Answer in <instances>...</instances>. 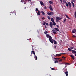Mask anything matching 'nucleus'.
<instances>
[{
  "label": "nucleus",
  "mask_w": 76,
  "mask_h": 76,
  "mask_svg": "<svg viewBox=\"0 0 76 76\" xmlns=\"http://www.w3.org/2000/svg\"><path fill=\"white\" fill-rule=\"evenodd\" d=\"M62 18H60L58 16L56 17V22H58V20H61Z\"/></svg>",
  "instance_id": "nucleus-1"
},
{
  "label": "nucleus",
  "mask_w": 76,
  "mask_h": 76,
  "mask_svg": "<svg viewBox=\"0 0 76 76\" xmlns=\"http://www.w3.org/2000/svg\"><path fill=\"white\" fill-rule=\"evenodd\" d=\"M52 31L53 32V34H57V31H56V30L54 29H53L52 30Z\"/></svg>",
  "instance_id": "nucleus-2"
},
{
  "label": "nucleus",
  "mask_w": 76,
  "mask_h": 76,
  "mask_svg": "<svg viewBox=\"0 0 76 76\" xmlns=\"http://www.w3.org/2000/svg\"><path fill=\"white\" fill-rule=\"evenodd\" d=\"M49 25L50 28H52L53 26V22H50L49 24Z\"/></svg>",
  "instance_id": "nucleus-3"
},
{
  "label": "nucleus",
  "mask_w": 76,
  "mask_h": 76,
  "mask_svg": "<svg viewBox=\"0 0 76 76\" xmlns=\"http://www.w3.org/2000/svg\"><path fill=\"white\" fill-rule=\"evenodd\" d=\"M49 9L50 10L52 11H53V7H52V6L51 5H50L49 7Z\"/></svg>",
  "instance_id": "nucleus-4"
},
{
  "label": "nucleus",
  "mask_w": 76,
  "mask_h": 76,
  "mask_svg": "<svg viewBox=\"0 0 76 76\" xmlns=\"http://www.w3.org/2000/svg\"><path fill=\"white\" fill-rule=\"evenodd\" d=\"M50 42L52 43V44H53L54 43V39H52V40H49Z\"/></svg>",
  "instance_id": "nucleus-5"
},
{
  "label": "nucleus",
  "mask_w": 76,
  "mask_h": 76,
  "mask_svg": "<svg viewBox=\"0 0 76 76\" xmlns=\"http://www.w3.org/2000/svg\"><path fill=\"white\" fill-rule=\"evenodd\" d=\"M61 53L59 54H56V56H58V57H59L60 56H61Z\"/></svg>",
  "instance_id": "nucleus-6"
},
{
  "label": "nucleus",
  "mask_w": 76,
  "mask_h": 76,
  "mask_svg": "<svg viewBox=\"0 0 76 76\" xmlns=\"http://www.w3.org/2000/svg\"><path fill=\"white\" fill-rule=\"evenodd\" d=\"M68 4L69 7H72V4H71V3L70 2H68Z\"/></svg>",
  "instance_id": "nucleus-7"
},
{
  "label": "nucleus",
  "mask_w": 76,
  "mask_h": 76,
  "mask_svg": "<svg viewBox=\"0 0 76 76\" xmlns=\"http://www.w3.org/2000/svg\"><path fill=\"white\" fill-rule=\"evenodd\" d=\"M49 41H50V40H51L52 39V37H51V36H50L49 37Z\"/></svg>",
  "instance_id": "nucleus-8"
},
{
  "label": "nucleus",
  "mask_w": 76,
  "mask_h": 76,
  "mask_svg": "<svg viewBox=\"0 0 76 76\" xmlns=\"http://www.w3.org/2000/svg\"><path fill=\"white\" fill-rule=\"evenodd\" d=\"M76 32V30L75 29H74L72 30V32L73 33H75Z\"/></svg>",
  "instance_id": "nucleus-9"
},
{
  "label": "nucleus",
  "mask_w": 76,
  "mask_h": 76,
  "mask_svg": "<svg viewBox=\"0 0 76 76\" xmlns=\"http://www.w3.org/2000/svg\"><path fill=\"white\" fill-rule=\"evenodd\" d=\"M41 13V12L39 11L38 12H37V14L38 15H40V14Z\"/></svg>",
  "instance_id": "nucleus-10"
},
{
  "label": "nucleus",
  "mask_w": 76,
  "mask_h": 76,
  "mask_svg": "<svg viewBox=\"0 0 76 76\" xmlns=\"http://www.w3.org/2000/svg\"><path fill=\"white\" fill-rule=\"evenodd\" d=\"M65 74H66V76H68V75H69V74H68V72L67 71L65 72Z\"/></svg>",
  "instance_id": "nucleus-11"
},
{
  "label": "nucleus",
  "mask_w": 76,
  "mask_h": 76,
  "mask_svg": "<svg viewBox=\"0 0 76 76\" xmlns=\"http://www.w3.org/2000/svg\"><path fill=\"white\" fill-rule=\"evenodd\" d=\"M72 53H73L74 54H76V52L75 51V50H72Z\"/></svg>",
  "instance_id": "nucleus-12"
},
{
  "label": "nucleus",
  "mask_w": 76,
  "mask_h": 76,
  "mask_svg": "<svg viewBox=\"0 0 76 76\" xmlns=\"http://www.w3.org/2000/svg\"><path fill=\"white\" fill-rule=\"evenodd\" d=\"M70 57H72V58L73 59V60H74L75 59V57H74V56L73 55H70Z\"/></svg>",
  "instance_id": "nucleus-13"
},
{
  "label": "nucleus",
  "mask_w": 76,
  "mask_h": 76,
  "mask_svg": "<svg viewBox=\"0 0 76 76\" xmlns=\"http://www.w3.org/2000/svg\"><path fill=\"white\" fill-rule=\"evenodd\" d=\"M33 53V54H34V55H35V51H34L33 50L31 51V54H32Z\"/></svg>",
  "instance_id": "nucleus-14"
},
{
  "label": "nucleus",
  "mask_w": 76,
  "mask_h": 76,
  "mask_svg": "<svg viewBox=\"0 0 76 76\" xmlns=\"http://www.w3.org/2000/svg\"><path fill=\"white\" fill-rule=\"evenodd\" d=\"M51 22H54V19L53 18H51Z\"/></svg>",
  "instance_id": "nucleus-15"
},
{
  "label": "nucleus",
  "mask_w": 76,
  "mask_h": 76,
  "mask_svg": "<svg viewBox=\"0 0 76 76\" xmlns=\"http://www.w3.org/2000/svg\"><path fill=\"white\" fill-rule=\"evenodd\" d=\"M52 23L53 25H54V26H56V23H55V22H53Z\"/></svg>",
  "instance_id": "nucleus-16"
},
{
  "label": "nucleus",
  "mask_w": 76,
  "mask_h": 76,
  "mask_svg": "<svg viewBox=\"0 0 76 76\" xmlns=\"http://www.w3.org/2000/svg\"><path fill=\"white\" fill-rule=\"evenodd\" d=\"M54 29L55 30H56V31H59V29L57 28H55Z\"/></svg>",
  "instance_id": "nucleus-17"
},
{
  "label": "nucleus",
  "mask_w": 76,
  "mask_h": 76,
  "mask_svg": "<svg viewBox=\"0 0 76 76\" xmlns=\"http://www.w3.org/2000/svg\"><path fill=\"white\" fill-rule=\"evenodd\" d=\"M53 42L54 44H57V41H56L54 40Z\"/></svg>",
  "instance_id": "nucleus-18"
},
{
  "label": "nucleus",
  "mask_w": 76,
  "mask_h": 76,
  "mask_svg": "<svg viewBox=\"0 0 76 76\" xmlns=\"http://www.w3.org/2000/svg\"><path fill=\"white\" fill-rule=\"evenodd\" d=\"M43 25H45V24H46V22L45 21L44 22L42 23Z\"/></svg>",
  "instance_id": "nucleus-19"
},
{
  "label": "nucleus",
  "mask_w": 76,
  "mask_h": 76,
  "mask_svg": "<svg viewBox=\"0 0 76 76\" xmlns=\"http://www.w3.org/2000/svg\"><path fill=\"white\" fill-rule=\"evenodd\" d=\"M46 37L47 38H49V37H50V36H49V34H46Z\"/></svg>",
  "instance_id": "nucleus-20"
},
{
  "label": "nucleus",
  "mask_w": 76,
  "mask_h": 76,
  "mask_svg": "<svg viewBox=\"0 0 76 76\" xmlns=\"http://www.w3.org/2000/svg\"><path fill=\"white\" fill-rule=\"evenodd\" d=\"M40 3L41 4V6H42V5H43V4H44L42 1H40Z\"/></svg>",
  "instance_id": "nucleus-21"
},
{
  "label": "nucleus",
  "mask_w": 76,
  "mask_h": 76,
  "mask_svg": "<svg viewBox=\"0 0 76 76\" xmlns=\"http://www.w3.org/2000/svg\"><path fill=\"white\" fill-rule=\"evenodd\" d=\"M54 58L55 60H60V58Z\"/></svg>",
  "instance_id": "nucleus-22"
},
{
  "label": "nucleus",
  "mask_w": 76,
  "mask_h": 76,
  "mask_svg": "<svg viewBox=\"0 0 76 76\" xmlns=\"http://www.w3.org/2000/svg\"><path fill=\"white\" fill-rule=\"evenodd\" d=\"M54 13L53 12H50V15L51 16L52 15H54Z\"/></svg>",
  "instance_id": "nucleus-23"
},
{
  "label": "nucleus",
  "mask_w": 76,
  "mask_h": 76,
  "mask_svg": "<svg viewBox=\"0 0 76 76\" xmlns=\"http://www.w3.org/2000/svg\"><path fill=\"white\" fill-rule=\"evenodd\" d=\"M41 12L43 15H45V13L44 12L41 11Z\"/></svg>",
  "instance_id": "nucleus-24"
},
{
  "label": "nucleus",
  "mask_w": 76,
  "mask_h": 76,
  "mask_svg": "<svg viewBox=\"0 0 76 76\" xmlns=\"http://www.w3.org/2000/svg\"><path fill=\"white\" fill-rule=\"evenodd\" d=\"M68 50L69 51H72V49H71L70 48H68Z\"/></svg>",
  "instance_id": "nucleus-25"
},
{
  "label": "nucleus",
  "mask_w": 76,
  "mask_h": 76,
  "mask_svg": "<svg viewBox=\"0 0 76 76\" xmlns=\"http://www.w3.org/2000/svg\"><path fill=\"white\" fill-rule=\"evenodd\" d=\"M47 14L48 15H49L50 16H51V12H48L47 13Z\"/></svg>",
  "instance_id": "nucleus-26"
},
{
  "label": "nucleus",
  "mask_w": 76,
  "mask_h": 76,
  "mask_svg": "<svg viewBox=\"0 0 76 76\" xmlns=\"http://www.w3.org/2000/svg\"><path fill=\"white\" fill-rule=\"evenodd\" d=\"M65 16H66V18H68V19H70V18H69V16H68L67 15H65Z\"/></svg>",
  "instance_id": "nucleus-27"
},
{
  "label": "nucleus",
  "mask_w": 76,
  "mask_h": 76,
  "mask_svg": "<svg viewBox=\"0 0 76 76\" xmlns=\"http://www.w3.org/2000/svg\"><path fill=\"white\" fill-rule=\"evenodd\" d=\"M74 15H75V18H76V12H75Z\"/></svg>",
  "instance_id": "nucleus-28"
},
{
  "label": "nucleus",
  "mask_w": 76,
  "mask_h": 76,
  "mask_svg": "<svg viewBox=\"0 0 76 76\" xmlns=\"http://www.w3.org/2000/svg\"><path fill=\"white\" fill-rule=\"evenodd\" d=\"M35 60H37L38 59V57H37V56H35Z\"/></svg>",
  "instance_id": "nucleus-29"
},
{
  "label": "nucleus",
  "mask_w": 76,
  "mask_h": 76,
  "mask_svg": "<svg viewBox=\"0 0 76 76\" xmlns=\"http://www.w3.org/2000/svg\"><path fill=\"white\" fill-rule=\"evenodd\" d=\"M49 3H50V4H53V1H49Z\"/></svg>",
  "instance_id": "nucleus-30"
},
{
  "label": "nucleus",
  "mask_w": 76,
  "mask_h": 76,
  "mask_svg": "<svg viewBox=\"0 0 76 76\" xmlns=\"http://www.w3.org/2000/svg\"><path fill=\"white\" fill-rule=\"evenodd\" d=\"M44 34H48V31H45V32H44Z\"/></svg>",
  "instance_id": "nucleus-31"
},
{
  "label": "nucleus",
  "mask_w": 76,
  "mask_h": 76,
  "mask_svg": "<svg viewBox=\"0 0 76 76\" xmlns=\"http://www.w3.org/2000/svg\"><path fill=\"white\" fill-rule=\"evenodd\" d=\"M63 2H64V3H67V2H66V1H65V0H62Z\"/></svg>",
  "instance_id": "nucleus-32"
},
{
  "label": "nucleus",
  "mask_w": 76,
  "mask_h": 76,
  "mask_svg": "<svg viewBox=\"0 0 76 76\" xmlns=\"http://www.w3.org/2000/svg\"><path fill=\"white\" fill-rule=\"evenodd\" d=\"M48 19H49V20L51 19V18H50V17L49 16H48Z\"/></svg>",
  "instance_id": "nucleus-33"
},
{
  "label": "nucleus",
  "mask_w": 76,
  "mask_h": 76,
  "mask_svg": "<svg viewBox=\"0 0 76 76\" xmlns=\"http://www.w3.org/2000/svg\"><path fill=\"white\" fill-rule=\"evenodd\" d=\"M58 61L57 60L55 61V62H54L55 63H58Z\"/></svg>",
  "instance_id": "nucleus-34"
},
{
  "label": "nucleus",
  "mask_w": 76,
  "mask_h": 76,
  "mask_svg": "<svg viewBox=\"0 0 76 76\" xmlns=\"http://www.w3.org/2000/svg\"><path fill=\"white\" fill-rule=\"evenodd\" d=\"M66 18H65V19L64 20V23H65L66 22Z\"/></svg>",
  "instance_id": "nucleus-35"
},
{
  "label": "nucleus",
  "mask_w": 76,
  "mask_h": 76,
  "mask_svg": "<svg viewBox=\"0 0 76 76\" xmlns=\"http://www.w3.org/2000/svg\"><path fill=\"white\" fill-rule=\"evenodd\" d=\"M72 37L73 38H76V36L74 35H73L72 36Z\"/></svg>",
  "instance_id": "nucleus-36"
},
{
  "label": "nucleus",
  "mask_w": 76,
  "mask_h": 76,
  "mask_svg": "<svg viewBox=\"0 0 76 76\" xmlns=\"http://www.w3.org/2000/svg\"><path fill=\"white\" fill-rule=\"evenodd\" d=\"M70 48H71V49H72V50H73V49L74 48L73 47H70Z\"/></svg>",
  "instance_id": "nucleus-37"
},
{
  "label": "nucleus",
  "mask_w": 76,
  "mask_h": 76,
  "mask_svg": "<svg viewBox=\"0 0 76 76\" xmlns=\"http://www.w3.org/2000/svg\"><path fill=\"white\" fill-rule=\"evenodd\" d=\"M46 25L47 26H49V24H48V23H46Z\"/></svg>",
  "instance_id": "nucleus-38"
},
{
  "label": "nucleus",
  "mask_w": 76,
  "mask_h": 76,
  "mask_svg": "<svg viewBox=\"0 0 76 76\" xmlns=\"http://www.w3.org/2000/svg\"><path fill=\"white\" fill-rule=\"evenodd\" d=\"M51 70H55V69H54V68H52Z\"/></svg>",
  "instance_id": "nucleus-39"
},
{
  "label": "nucleus",
  "mask_w": 76,
  "mask_h": 76,
  "mask_svg": "<svg viewBox=\"0 0 76 76\" xmlns=\"http://www.w3.org/2000/svg\"><path fill=\"white\" fill-rule=\"evenodd\" d=\"M66 6L67 7H69V5H68V4H67V3H66Z\"/></svg>",
  "instance_id": "nucleus-40"
},
{
  "label": "nucleus",
  "mask_w": 76,
  "mask_h": 76,
  "mask_svg": "<svg viewBox=\"0 0 76 76\" xmlns=\"http://www.w3.org/2000/svg\"><path fill=\"white\" fill-rule=\"evenodd\" d=\"M62 58H63L64 59H65V58H66V57H65L64 56H62Z\"/></svg>",
  "instance_id": "nucleus-41"
},
{
  "label": "nucleus",
  "mask_w": 76,
  "mask_h": 76,
  "mask_svg": "<svg viewBox=\"0 0 76 76\" xmlns=\"http://www.w3.org/2000/svg\"><path fill=\"white\" fill-rule=\"evenodd\" d=\"M56 26L58 28H59V26H58V25H56Z\"/></svg>",
  "instance_id": "nucleus-42"
},
{
  "label": "nucleus",
  "mask_w": 76,
  "mask_h": 76,
  "mask_svg": "<svg viewBox=\"0 0 76 76\" xmlns=\"http://www.w3.org/2000/svg\"><path fill=\"white\" fill-rule=\"evenodd\" d=\"M54 48H55V49H56V46L55 45H54Z\"/></svg>",
  "instance_id": "nucleus-43"
},
{
  "label": "nucleus",
  "mask_w": 76,
  "mask_h": 76,
  "mask_svg": "<svg viewBox=\"0 0 76 76\" xmlns=\"http://www.w3.org/2000/svg\"><path fill=\"white\" fill-rule=\"evenodd\" d=\"M72 5L73 6V7H75V4H72Z\"/></svg>",
  "instance_id": "nucleus-44"
},
{
  "label": "nucleus",
  "mask_w": 76,
  "mask_h": 76,
  "mask_svg": "<svg viewBox=\"0 0 76 76\" xmlns=\"http://www.w3.org/2000/svg\"><path fill=\"white\" fill-rule=\"evenodd\" d=\"M36 11H38L39 10H38V8H36Z\"/></svg>",
  "instance_id": "nucleus-45"
},
{
  "label": "nucleus",
  "mask_w": 76,
  "mask_h": 76,
  "mask_svg": "<svg viewBox=\"0 0 76 76\" xmlns=\"http://www.w3.org/2000/svg\"><path fill=\"white\" fill-rule=\"evenodd\" d=\"M44 8L45 9H47V7H46V6H45L44 7Z\"/></svg>",
  "instance_id": "nucleus-46"
},
{
  "label": "nucleus",
  "mask_w": 76,
  "mask_h": 76,
  "mask_svg": "<svg viewBox=\"0 0 76 76\" xmlns=\"http://www.w3.org/2000/svg\"><path fill=\"white\" fill-rule=\"evenodd\" d=\"M62 60H63V59H61L60 60H59V61H62Z\"/></svg>",
  "instance_id": "nucleus-47"
},
{
  "label": "nucleus",
  "mask_w": 76,
  "mask_h": 76,
  "mask_svg": "<svg viewBox=\"0 0 76 76\" xmlns=\"http://www.w3.org/2000/svg\"><path fill=\"white\" fill-rule=\"evenodd\" d=\"M61 3H63V1L62 0H59Z\"/></svg>",
  "instance_id": "nucleus-48"
},
{
  "label": "nucleus",
  "mask_w": 76,
  "mask_h": 76,
  "mask_svg": "<svg viewBox=\"0 0 76 76\" xmlns=\"http://www.w3.org/2000/svg\"><path fill=\"white\" fill-rule=\"evenodd\" d=\"M71 3H72V4H74V3H73V1H71Z\"/></svg>",
  "instance_id": "nucleus-49"
},
{
  "label": "nucleus",
  "mask_w": 76,
  "mask_h": 76,
  "mask_svg": "<svg viewBox=\"0 0 76 76\" xmlns=\"http://www.w3.org/2000/svg\"><path fill=\"white\" fill-rule=\"evenodd\" d=\"M42 19H43V20H44V19H45V18H44V17H43L42 18Z\"/></svg>",
  "instance_id": "nucleus-50"
},
{
  "label": "nucleus",
  "mask_w": 76,
  "mask_h": 76,
  "mask_svg": "<svg viewBox=\"0 0 76 76\" xmlns=\"http://www.w3.org/2000/svg\"><path fill=\"white\" fill-rule=\"evenodd\" d=\"M21 2L23 3V0H21Z\"/></svg>",
  "instance_id": "nucleus-51"
},
{
  "label": "nucleus",
  "mask_w": 76,
  "mask_h": 76,
  "mask_svg": "<svg viewBox=\"0 0 76 76\" xmlns=\"http://www.w3.org/2000/svg\"><path fill=\"white\" fill-rule=\"evenodd\" d=\"M62 54H66V53H61Z\"/></svg>",
  "instance_id": "nucleus-52"
},
{
  "label": "nucleus",
  "mask_w": 76,
  "mask_h": 76,
  "mask_svg": "<svg viewBox=\"0 0 76 76\" xmlns=\"http://www.w3.org/2000/svg\"><path fill=\"white\" fill-rule=\"evenodd\" d=\"M45 28H47V26H45Z\"/></svg>",
  "instance_id": "nucleus-53"
},
{
  "label": "nucleus",
  "mask_w": 76,
  "mask_h": 76,
  "mask_svg": "<svg viewBox=\"0 0 76 76\" xmlns=\"http://www.w3.org/2000/svg\"><path fill=\"white\" fill-rule=\"evenodd\" d=\"M28 1H31V0H28Z\"/></svg>",
  "instance_id": "nucleus-54"
},
{
  "label": "nucleus",
  "mask_w": 76,
  "mask_h": 76,
  "mask_svg": "<svg viewBox=\"0 0 76 76\" xmlns=\"http://www.w3.org/2000/svg\"><path fill=\"white\" fill-rule=\"evenodd\" d=\"M72 1H73V2H75V0H72Z\"/></svg>",
  "instance_id": "nucleus-55"
},
{
  "label": "nucleus",
  "mask_w": 76,
  "mask_h": 76,
  "mask_svg": "<svg viewBox=\"0 0 76 76\" xmlns=\"http://www.w3.org/2000/svg\"><path fill=\"white\" fill-rule=\"evenodd\" d=\"M65 64H68V63H66Z\"/></svg>",
  "instance_id": "nucleus-56"
},
{
  "label": "nucleus",
  "mask_w": 76,
  "mask_h": 76,
  "mask_svg": "<svg viewBox=\"0 0 76 76\" xmlns=\"http://www.w3.org/2000/svg\"><path fill=\"white\" fill-rule=\"evenodd\" d=\"M30 56L32 57V54H31V55H30Z\"/></svg>",
  "instance_id": "nucleus-57"
},
{
  "label": "nucleus",
  "mask_w": 76,
  "mask_h": 76,
  "mask_svg": "<svg viewBox=\"0 0 76 76\" xmlns=\"http://www.w3.org/2000/svg\"><path fill=\"white\" fill-rule=\"evenodd\" d=\"M37 57V56H36V55H34V57Z\"/></svg>",
  "instance_id": "nucleus-58"
},
{
  "label": "nucleus",
  "mask_w": 76,
  "mask_h": 76,
  "mask_svg": "<svg viewBox=\"0 0 76 76\" xmlns=\"http://www.w3.org/2000/svg\"><path fill=\"white\" fill-rule=\"evenodd\" d=\"M24 9H26V7H25V8H24Z\"/></svg>",
  "instance_id": "nucleus-59"
},
{
  "label": "nucleus",
  "mask_w": 76,
  "mask_h": 76,
  "mask_svg": "<svg viewBox=\"0 0 76 76\" xmlns=\"http://www.w3.org/2000/svg\"><path fill=\"white\" fill-rule=\"evenodd\" d=\"M43 6H44V4H43Z\"/></svg>",
  "instance_id": "nucleus-60"
},
{
  "label": "nucleus",
  "mask_w": 76,
  "mask_h": 76,
  "mask_svg": "<svg viewBox=\"0 0 76 76\" xmlns=\"http://www.w3.org/2000/svg\"><path fill=\"white\" fill-rule=\"evenodd\" d=\"M26 1H27V0H25Z\"/></svg>",
  "instance_id": "nucleus-61"
},
{
  "label": "nucleus",
  "mask_w": 76,
  "mask_h": 76,
  "mask_svg": "<svg viewBox=\"0 0 76 76\" xmlns=\"http://www.w3.org/2000/svg\"><path fill=\"white\" fill-rule=\"evenodd\" d=\"M53 56H54V54H53Z\"/></svg>",
  "instance_id": "nucleus-62"
},
{
  "label": "nucleus",
  "mask_w": 76,
  "mask_h": 76,
  "mask_svg": "<svg viewBox=\"0 0 76 76\" xmlns=\"http://www.w3.org/2000/svg\"><path fill=\"white\" fill-rule=\"evenodd\" d=\"M43 22H44V21H43Z\"/></svg>",
  "instance_id": "nucleus-63"
}]
</instances>
